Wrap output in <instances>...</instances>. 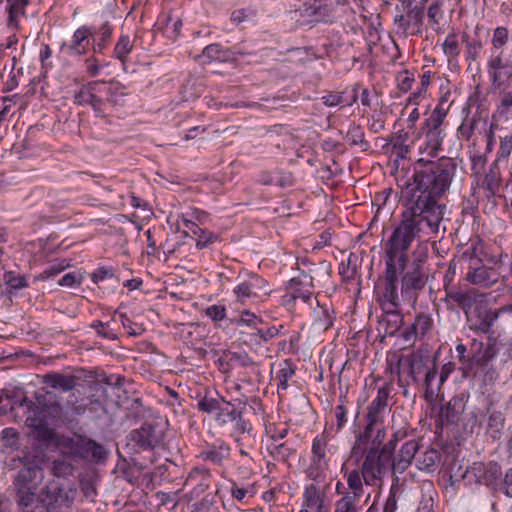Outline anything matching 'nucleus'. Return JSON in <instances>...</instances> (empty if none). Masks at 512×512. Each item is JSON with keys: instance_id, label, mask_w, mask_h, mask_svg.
Masks as SVG:
<instances>
[{"instance_id": "f257e3e1", "label": "nucleus", "mask_w": 512, "mask_h": 512, "mask_svg": "<svg viewBox=\"0 0 512 512\" xmlns=\"http://www.w3.org/2000/svg\"><path fill=\"white\" fill-rule=\"evenodd\" d=\"M457 170L453 158L441 157L436 161L419 159L414 167L413 181L402 189L404 207L398 225L422 233H442L446 206L439 200L449 190Z\"/></svg>"}, {"instance_id": "f03ea898", "label": "nucleus", "mask_w": 512, "mask_h": 512, "mask_svg": "<svg viewBox=\"0 0 512 512\" xmlns=\"http://www.w3.org/2000/svg\"><path fill=\"white\" fill-rule=\"evenodd\" d=\"M436 235L438 233L411 231L407 227L403 229L402 225L397 224L383 245L385 270L378 289H384L388 270L394 268L396 292L399 293L400 299L415 302L418 292L426 285L427 276L423 260L416 258L409 263L407 251L414 240L429 239Z\"/></svg>"}, {"instance_id": "7ed1b4c3", "label": "nucleus", "mask_w": 512, "mask_h": 512, "mask_svg": "<svg viewBox=\"0 0 512 512\" xmlns=\"http://www.w3.org/2000/svg\"><path fill=\"white\" fill-rule=\"evenodd\" d=\"M9 467L20 469L14 480L15 501L20 512H54L57 506L68 502V494L64 492L60 479L49 481L36 495L44 475L35 459L12 458Z\"/></svg>"}, {"instance_id": "20e7f679", "label": "nucleus", "mask_w": 512, "mask_h": 512, "mask_svg": "<svg viewBox=\"0 0 512 512\" xmlns=\"http://www.w3.org/2000/svg\"><path fill=\"white\" fill-rule=\"evenodd\" d=\"M384 439L385 434L378 430L375 437L372 438L358 435L352 447L351 456L355 457L357 462L361 458L363 459L361 474L366 485H379L391 467L387 455L379 450Z\"/></svg>"}, {"instance_id": "39448f33", "label": "nucleus", "mask_w": 512, "mask_h": 512, "mask_svg": "<svg viewBox=\"0 0 512 512\" xmlns=\"http://www.w3.org/2000/svg\"><path fill=\"white\" fill-rule=\"evenodd\" d=\"M124 378L118 374L98 373V406L102 413H98V426L110 437L115 425L116 413L122 405L129 402L127 392L122 381Z\"/></svg>"}, {"instance_id": "423d86ee", "label": "nucleus", "mask_w": 512, "mask_h": 512, "mask_svg": "<svg viewBox=\"0 0 512 512\" xmlns=\"http://www.w3.org/2000/svg\"><path fill=\"white\" fill-rule=\"evenodd\" d=\"M431 361L420 354L401 355L396 363L398 383L401 387L410 385L421 386L424 389V398L433 402L434 386L431 384L433 373L430 370ZM403 394L408 396V389Z\"/></svg>"}, {"instance_id": "0eeeda50", "label": "nucleus", "mask_w": 512, "mask_h": 512, "mask_svg": "<svg viewBox=\"0 0 512 512\" xmlns=\"http://www.w3.org/2000/svg\"><path fill=\"white\" fill-rule=\"evenodd\" d=\"M163 436L162 429L152 423H144L129 433L126 449L135 467L144 470L156 461L154 449L161 444Z\"/></svg>"}, {"instance_id": "6e6552de", "label": "nucleus", "mask_w": 512, "mask_h": 512, "mask_svg": "<svg viewBox=\"0 0 512 512\" xmlns=\"http://www.w3.org/2000/svg\"><path fill=\"white\" fill-rule=\"evenodd\" d=\"M394 269L388 270L384 289L378 292V302L384 311L379 321V330L385 336L395 335L403 324V315L400 312V296L396 292Z\"/></svg>"}, {"instance_id": "1a4fd4ad", "label": "nucleus", "mask_w": 512, "mask_h": 512, "mask_svg": "<svg viewBox=\"0 0 512 512\" xmlns=\"http://www.w3.org/2000/svg\"><path fill=\"white\" fill-rule=\"evenodd\" d=\"M445 117L446 111L437 106L431 115L425 119L416 137V143L421 154H426L429 157L438 156L444 138L441 126Z\"/></svg>"}, {"instance_id": "9d476101", "label": "nucleus", "mask_w": 512, "mask_h": 512, "mask_svg": "<svg viewBox=\"0 0 512 512\" xmlns=\"http://www.w3.org/2000/svg\"><path fill=\"white\" fill-rule=\"evenodd\" d=\"M390 390L387 387H381L377 391V396L368 406L366 415V427L359 435H365L368 438L375 437L378 430L385 434L383 421L385 416L390 412L388 398Z\"/></svg>"}, {"instance_id": "9b49d317", "label": "nucleus", "mask_w": 512, "mask_h": 512, "mask_svg": "<svg viewBox=\"0 0 512 512\" xmlns=\"http://www.w3.org/2000/svg\"><path fill=\"white\" fill-rule=\"evenodd\" d=\"M487 73L492 82L493 89L510 87L512 64L504 57L503 51H499V53L491 52L487 63Z\"/></svg>"}, {"instance_id": "f8f14e48", "label": "nucleus", "mask_w": 512, "mask_h": 512, "mask_svg": "<svg viewBox=\"0 0 512 512\" xmlns=\"http://www.w3.org/2000/svg\"><path fill=\"white\" fill-rule=\"evenodd\" d=\"M233 293L241 303H245L246 300H256L262 294H269L268 283L257 274L249 273L246 279L234 287Z\"/></svg>"}, {"instance_id": "ddd939ff", "label": "nucleus", "mask_w": 512, "mask_h": 512, "mask_svg": "<svg viewBox=\"0 0 512 512\" xmlns=\"http://www.w3.org/2000/svg\"><path fill=\"white\" fill-rule=\"evenodd\" d=\"M87 377L94 378L92 372L87 376L84 370L76 371L74 374L52 373L45 375L44 382L54 389L68 392L74 389L78 385V381L81 379L91 382L92 380H88Z\"/></svg>"}, {"instance_id": "4468645a", "label": "nucleus", "mask_w": 512, "mask_h": 512, "mask_svg": "<svg viewBox=\"0 0 512 512\" xmlns=\"http://www.w3.org/2000/svg\"><path fill=\"white\" fill-rule=\"evenodd\" d=\"M300 11L302 16L313 18L311 22L333 23L335 20L333 5L327 4L324 0L306 2Z\"/></svg>"}, {"instance_id": "2eb2a0df", "label": "nucleus", "mask_w": 512, "mask_h": 512, "mask_svg": "<svg viewBox=\"0 0 512 512\" xmlns=\"http://www.w3.org/2000/svg\"><path fill=\"white\" fill-rule=\"evenodd\" d=\"M120 220L112 218L108 221L98 219V237H106L103 244L108 247H122L126 242L123 229L119 226Z\"/></svg>"}, {"instance_id": "dca6fc26", "label": "nucleus", "mask_w": 512, "mask_h": 512, "mask_svg": "<svg viewBox=\"0 0 512 512\" xmlns=\"http://www.w3.org/2000/svg\"><path fill=\"white\" fill-rule=\"evenodd\" d=\"M499 276L500 274L492 267L479 264L473 265V263H471L468 267L465 279L473 285L488 288L498 281Z\"/></svg>"}, {"instance_id": "f3484780", "label": "nucleus", "mask_w": 512, "mask_h": 512, "mask_svg": "<svg viewBox=\"0 0 512 512\" xmlns=\"http://www.w3.org/2000/svg\"><path fill=\"white\" fill-rule=\"evenodd\" d=\"M478 482L498 491L502 485V469L496 462H488L487 464H478L474 467Z\"/></svg>"}, {"instance_id": "a211bd4d", "label": "nucleus", "mask_w": 512, "mask_h": 512, "mask_svg": "<svg viewBox=\"0 0 512 512\" xmlns=\"http://www.w3.org/2000/svg\"><path fill=\"white\" fill-rule=\"evenodd\" d=\"M473 328L481 333L488 334L492 332V328L499 316L502 315L498 309L488 308L482 305H477L474 309Z\"/></svg>"}, {"instance_id": "6ab92c4d", "label": "nucleus", "mask_w": 512, "mask_h": 512, "mask_svg": "<svg viewBox=\"0 0 512 512\" xmlns=\"http://www.w3.org/2000/svg\"><path fill=\"white\" fill-rule=\"evenodd\" d=\"M26 425L31 428L32 437L37 440L49 441L53 437V430L48 425L45 410H39L33 416H28Z\"/></svg>"}, {"instance_id": "aec40b11", "label": "nucleus", "mask_w": 512, "mask_h": 512, "mask_svg": "<svg viewBox=\"0 0 512 512\" xmlns=\"http://www.w3.org/2000/svg\"><path fill=\"white\" fill-rule=\"evenodd\" d=\"M118 270V266H98V290H101L103 294H113L119 287Z\"/></svg>"}, {"instance_id": "412c9836", "label": "nucleus", "mask_w": 512, "mask_h": 512, "mask_svg": "<svg viewBox=\"0 0 512 512\" xmlns=\"http://www.w3.org/2000/svg\"><path fill=\"white\" fill-rule=\"evenodd\" d=\"M419 445L416 440H409L405 442L396 457L391 460V468L394 473H403L410 466Z\"/></svg>"}, {"instance_id": "4be33fe9", "label": "nucleus", "mask_w": 512, "mask_h": 512, "mask_svg": "<svg viewBox=\"0 0 512 512\" xmlns=\"http://www.w3.org/2000/svg\"><path fill=\"white\" fill-rule=\"evenodd\" d=\"M90 36H93L92 28L82 26L74 32L70 42L62 45V49L70 55L85 54Z\"/></svg>"}, {"instance_id": "5701e85b", "label": "nucleus", "mask_w": 512, "mask_h": 512, "mask_svg": "<svg viewBox=\"0 0 512 512\" xmlns=\"http://www.w3.org/2000/svg\"><path fill=\"white\" fill-rule=\"evenodd\" d=\"M445 302L447 303V308L449 310H453V306L451 305V301L455 302L466 314L468 317V313L470 309L474 306L476 302V295L472 291H462L455 288L447 289L445 292Z\"/></svg>"}, {"instance_id": "b1692460", "label": "nucleus", "mask_w": 512, "mask_h": 512, "mask_svg": "<svg viewBox=\"0 0 512 512\" xmlns=\"http://www.w3.org/2000/svg\"><path fill=\"white\" fill-rule=\"evenodd\" d=\"M487 127V119L481 114H474L471 117H465L458 128V133L461 138L470 140L476 132L481 133L482 131H486Z\"/></svg>"}, {"instance_id": "393cba45", "label": "nucleus", "mask_w": 512, "mask_h": 512, "mask_svg": "<svg viewBox=\"0 0 512 512\" xmlns=\"http://www.w3.org/2000/svg\"><path fill=\"white\" fill-rule=\"evenodd\" d=\"M238 54H242L240 50H228L223 49L219 44H210L204 48L203 53L199 58L203 59V64L216 60L226 62L234 60L235 56Z\"/></svg>"}, {"instance_id": "a878e982", "label": "nucleus", "mask_w": 512, "mask_h": 512, "mask_svg": "<svg viewBox=\"0 0 512 512\" xmlns=\"http://www.w3.org/2000/svg\"><path fill=\"white\" fill-rule=\"evenodd\" d=\"M465 404L460 397H453L446 405L441 407L440 418L442 423L455 424L459 420V416L463 413Z\"/></svg>"}, {"instance_id": "bb28decb", "label": "nucleus", "mask_w": 512, "mask_h": 512, "mask_svg": "<svg viewBox=\"0 0 512 512\" xmlns=\"http://www.w3.org/2000/svg\"><path fill=\"white\" fill-rule=\"evenodd\" d=\"M505 428V416L501 411L489 412L486 424V434L493 440H499Z\"/></svg>"}, {"instance_id": "cd10ccee", "label": "nucleus", "mask_w": 512, "mask_h": 512, "mask_svg": "<svg viewBox=\"0 0 512 512\" xmlns=\"http://www.w3.org/2000/svg\"><path fill=\"white\" fill-rule=\"evenodd\" d=\"M431 373H433V378L431 379V384L434 386V394H433V402L437 400V398L440 397L441 393V387L443 383L447 380L449 375L454 370V366L452 363L445 364L441 372L438 373L436 363L434 361H431L430 366Z\"/></svg>"}, {"instance_id": "c85d7f7f", "label": "nucleus", "mask_w": 512, "mask_h": 512, "mask_svg": "<svg viewBox=\"0 0 512 512\" xmlns=\"http://www.w3.org/2000/svg\"><path fill=\"white\" fill-rule=\"evenodd\" d=\"M501 184V173L498 166V162L494 161L486 173L482 187L486 190L487 196H494L498 191Z\"/></svg>"}, {"instance_id": "c756f323", "label": "nucleus", "mask_w": 512, "mask_h": 512, "mask_svg": "<svg viewBox=\"0 0 512 512\" xmlns=\"http://www.w3.org/2000/svg\"><path fill=\"white\" fill-rule=\"evenodd\" d=\"M363 477L361 474V469H353L347 475V484L351 492L345 493L343 496H350L351 499L360 500L363 495Z\"/></svg>"}, {"instance_id": "7c9ffc66", "label": "nucleus", "mask_w": 512, "mask_h": 512, "mask_svg": "<svg viewBox=\"0 0 512 512\" xmlns=\"http://www.w3.org/2000/svg\"><path fill=\"white\" fill-rule=\"evenodd\" d=\"M122 94H119L116 84L102 82L98 85V103L104 102L110 105L118 104Z\"/></svg>"}, {"instance_id": "2f4dec72", "label": "nucleus", "mask_w": 512, "mask_h": 512, "mask_svg": "<svg viewBox=\"0 0 512 512\" xmlns=\"http://www.w3.org/2000/svg\"><path fill=\"white\" fill-rule=\"evenodd\" d=\"M327 441L322 436L314 438L312 443V462L317 466L328 468V459L326 458Z\"/></svg>"}, {"instance_id": "473e14b6", "label": "nucleus", "mask_w": 512, "mask_h": 512, "mask_svg": "<svg viewBox=\"0 0 512 512\" xmlns=\"http://www.w3.org/2000/svg\"><path fill=\"white\" fill-rule=\"evenodd\" d=\"M237 418H239V411L236 409L235 405L224 399V402L220 404L216 413V421L220 425H226L234 422Z\"/></svg>"}, {"instance_id": "72a5a7b5", "label": "nucleus", "mask_w": 512, "mask_h": 512, "mask_svg": "<svg viewBox=\"0 0 512 512\" xmlns=\"http://www.w3.org/2000/svg\"><path fill=\"white\" fill-rule=\"evenodd\" d=\"M8 2V21L7 25L10 28H18V18L24 14L25 7L28 4V0H7Z\"/></svg>"}, {"instance_id": "f704fd0d", "label": "nucleus", "mask_w": 512, "mask_h": 512, "mask_svg": "<svg viewBox=\"0 0 512 512\" xmlns=\"http://www.w3.org/2000/svg\"><path fill=\"white\" fill-rule=\"evenodd\" d=\"M280 366L281 367L276 375V379L278 380V391L286 390L288 388V381L294 376L296 369L290 360H285Z\"/></svg>"}, {"instance_id": "c9c22d12", "label": "nucleus", "mask_w": 512, "mask_h": 512, "mask_svg": "<svg viewBox=\"0 0 512 512\" xmlns=\"http://www.w3.org/2000/svg\"><path fill=\"white\" fill-rule=\"evenodd\" d=\"M201 456L204 460H208L214 464L220 465L223 460L229 456V448L224 445L219 447H212L206 451H203Z\"/></svg>"}, {"instance_id": "e433bc0d", "label": "nucleus", "mask_w": 512, "mask_h": 512, "mask_svg": "<svg viewBox=\"0 0 512 512\" xmlns=\"http://www.w3.org/2000/svg\"><path fill=\"white\" fill-rule=\"evenodd\" d=\"M346 140L350 145L360 146L364 151L369 147L368 142L364 139V131L360 126H351L346 134Z\"/></svg>"}, {"instance_id": "4c0bfd02", "label": "nucleus", "mask_w": 512, "mask_h": 512, "mask_svg": "<svg viewBox=\"0 0 512 512\" xmlns=\"http://www.w3.org/2000/svg\"><path fill=\"white\" fill-rule=\"evenodd\" d=\"M95 82H89L88 84L82 86L79 92L76 94L75 98L79 104H89L93 108L96 107L95 100Z\"/></svg>"}, {"instance_id": "58836bf2", "label": "nucleus", "mask_w": 512, "mask_h": 512, "mask_svg": "<svg viewBox=\"0 0 512 512\" xmlns=\"http://www.w3.org/2000/svg\"><path fill=\"white\" fill-rule=\"evenodd\" d=\"M462 39L466 44V59L475 61L480 56V52L483 48L482 42L477 39H471L467 34H464Z\"/></svg>"}, {"instance_id": "ea45409f", "label": "nucleus", "mask_w": 512, "mask_h": 512, "mask_svg": "<svg viewBox=\"0 0 512 512\" xmlns=\"http://www.w3.org/2000/svg\"><path fill=\"white\" fill-rule=\"evenodd\" d=\"M267 449L270 455L278 461H286L292 454V449L286 443L271 442Z\"/></svg>"}, {"instance_id": "a19ab883", "label": "nucleus", "mask_w": 512, "mask_h": 512, "mask_svg": "<svg viewBox=\"0 0 512 512\" xmlns=\"http://www.w3.org/2000/svg\"><path fill=\"white\" fill-rule=\"evenodd\" d=\"M228 363L232 366L251 367L253 369L257 366L252 358L244 351L230 352L228 354Z\"/></svg>"}, {"instance_id": "79ce46f5", "label": "nucleus", "mask_w": 512, "mask_h": 512, "mask_svg": "<svg viewBox=\"0 0 512 512\" xmlns=\"http://www.w3.org/2000/svg\"><path fill=\"white\" fill-rule=\"evenodd\" d=\"M441 455L435 449L427 450L419 459V469L432 471L436 464L440 461Z\"/></svg>"}, {"instance_id": "37998d69", "label": "nucleus", "mask_w": 512, "mask_h": 512, "mask_svg": "<svg viewBox=\"0 0 512 512\" xmlns=\"http://www.w3.org/2000/svg\"><path fill=\"white\" fill-rule=\"evenodd\" d=\"M224 402V398H214L205 395L202 399L198 401V408L202 412L206 413H217L220 404Z\"/></svg>"}, {"instance_id": "c03bdc74", "label": "nucleus", "mask_w": 512, "mask_h": 512, "mask_svg": "<svg viewBox=\"0 0 512 512\" xmlns=\"http://www.w3.org/2000/svg\"><path fill=\"white\" fill-rule=\"evenodd\" d=\"M333 512H359L358 500L351 499L350 496H342L335 502Z\"/></svg>"}, {"instance_id": "a18cd8bd", "label": "nucleus", "mask_w": 512, "mask_h": 512, "mask_svg": "<svg viewBox=\"0 0 512 512\" xmlns=\"http://www.w3.org/2000/svg\"><path fill=\"white\" fill-rule=\"evenodd\" d=\"M433 320L430 315L420 313L416 316L413 329L417 330L420 336H424L432 327Z\"/></svg>"}, {"instance_id": "49530a36", "label": "nucleus", "mask_w": 512, "mask_h": 512, "mask_svg": "<svg viewBox=\"0 0 512 512\" xmlns=\"http://www.w3.org/2000/svg\"><path fill=\"white\" fill-rule=\"evenodd\" d=\"M458 266H462L461 260L452 259L449 261L448 267H447L444 277H443V286H444L445 292L447 291V289L453 288L452 282L457 273Z\"/></svg>"}, {"instance_id": "de8ad7c7", "label": "nucleus", "mask_w": 512, "mask_h": 512, "mask_svg": "<svg viewBox=\"0 0 512 512\" xmlns=\"http://www.w3.org/2000/svg\"><path fill=\"white\" fill-rule=\"evenodd\" d=\"M408 140V132L401 131L394 139H393V148L396 150L397 157L405 158V156L409 153V145L406 144Z\"/></svg>"}, {"instance_id": "09e8293b", "label": "nucleus", "mask_w": 512, "mask_h": 512, "mask_svg": "<svg viewBox=\"0 0 512 512\" xmlns=\"http://www.w3.org/2000/svg\"><path fill=\"white\" fill-rule=\"evenodd\" d=\"M260 323H262V319L248 310L241 312L239 318L235 320L237 326H248L255 329Z\"/></svg>"}, {"instance_id": "8fccbe9b", "label": "nucleus", "mask_w": 512, "mask_h": 512, "mask_svg": "<svg viewBox=\"0 0 512 512\" xmlns=\"http://www.w3.org/2000/svg\"><path fill=\"white\" fill-rule=\"evenodd\" d=\"M508 30L505 27H497L494 30L492 38V49L491 52L499 53L500 48L507 43Z\"/></svg>"}, {"instance_id": "3c124183", "label": "nucleus", "mask_w": 512, "mask_h": 512, "mask_svg": "<svg viewBox=\"0 0 512 512\" xmlns=\"http://www.w3.org/2000/svg\"><path fill=\"white\" fill-rule=\"evenodd\" d=\"M80 482L84 496L91 502H94L96 497V484L93 477L89 475H83Z\"/></svg>"}, {"instance_id": "603ef678", "label": "nucleus", "mask_w": 512, "mask_h": 512, "mask_svg": "<svg viewBox=\"0 0 512 512\" xmlns=\"http://www.w3.org/2000/svg\"><path fill=\"white\" fill-rule=\"evenodd\" d=\"M196 238V247L198 249H204L217 241L218 236L214 232L203 228V233L194 234Z\"/></svg>"}, {"instance_id": "864d4df0", "label": "nucleus", "mask_w": 512, "mask_h": 512, "mask_svg": "<svg viewBox=\"0 0 512 512\" xmlns=\"http://www.w3.org/2000/svg\"><path fill=\"white\" fill-rule=\"evenodd\" d=\"M443 52L448 57H457L460 53L459 43L455 34H449L442 44Z\"/></svg>"}, {"instance_id": "5fc2aeb1", "label": "nucleus", "mask_w": 512, "mask_h": 512, "mask_svg": "<svg viewBox=\"0 0 512 512\" xmlns=\"http://www.w3.org/2000/svg\"><path fill=\"white\" fill-rule=\"evenodd\" d=\"M132 43L128 36H121L115 46L114 53L118 59L124 61L126 55L132 50Z\"/></svg>"}, {"instance_id": "6e6d98bb", "label": "nucleus", "mask_w": 512, "mask_h": 512, "mask_svg": "<svg viewBox=\"0 0 512 512\" xmlns=\"http://www.w3.org/2000/svg\"><path fill=\"white\" fill-rule=\"evenodd\" d=\"M512 152V135H506L500 139V147L495 161L498 163L507 159Z\"/></svg>"}, {"instance_id": "4d7b16f0", "label": "nucleus", "mask_w": 512, "mask_h": 512, "mask_svg": "<svg viewBox=\"0 0 512 512\" xmlns=\"http://www.w3.org/2000/svg\"><path fill=\"white\" fill-rule=\"evenodd\" d=\"M344 94L345 92H329L322 96L321 100L327 107H336L338 105L345 106L346 98Z\"/></svg>"}, {"instance_id": "13d9d810", "label": "nucleus", "mask_w": 512, "mask_h": 512, "mask_svg": "<svg viewBox=\"0 0 512 512\" xmlns=\"http://www.w3.org/2000/svg\"><path fill=\"white\" fill-rule=\"evenodd\" d=\"M479 250L480 248L477 245H472L463 252L458 260H461L462 264L469 262V265H471V263H473V265H477L481 263V259L479 258Z\"/></svg>"}, {"instance_id": "bf43d9fd", "label": "nucleus", "mask_w": 512, "mask_h": 512, "mask_svg": "<svg viewBox=\"0 0 512 512\" xmlns=\"http://www.w3.org/2000/svg\"><path fill=\"white\" fill-rule=\"evenodd\" d=\"M255 16H256L255 10L243 8V9H238V10L233 11V13L231 15V20L235 24H241L243 22L253 20Z\"/></svg>"}, {"instance_id": "052dcab7", "label": "nucleus", "mask_w": 512, "mask_h": 512, "mask_svg": "<svg viewBox=\"0 0 512 512\" xmlns=\"http://www.w3.org/2000/svg\"><path fill=\"white\" fill-rule=\"evenodd\" d=\"M407 28L412 26L419 27L423 21V9L414 7L411 8L406 14Z\"/></svg>"}, {"instance_id": "680f3d73", "label": "nucleus", "mask_w": 512, "mask_h": 512, "mask_svg": "<svg viewBox=\"0 0 512 512\" xmlns=\"http://www.w3.org/2000/svg\"><path fill=\"white\" fill-rule=\"evenodd\" d=\"M68 266H69V264L67 263L66 260H61L57 263H53L47 269H45L43 271V273L41 274V277H42V279L52 278V277L58 275L59 273H61L62 271H64Z\"/></svg>"}, {"instance_id": "e2e57ef3", "label": "nucleus", "mask_w": 512, "mask_h": 512, "mask_svg": "<svg viewBox=\"0 0 512 512\" xmlns=\"http://www.w3.org/2000/svg\"><path fill=\"white\" fill-rule=\"evenodd\" d=\"M398 88L406 93L412 87V83L414 82V75L410 74L407 70L402 71L397 76Z\"/></svg>"}, {"instance_id": "0e129e2a", "label": "nucleus", "mask_w": 512, "mask_h": 512, "mask_svg": "<svg viewBox=\"0 0 512 512\" xmlns=\"http://www.w3.org/2000/svg\"><path fill=\"white\" fill-rule=\"evenodd\" d=\"M205 314L212 321H221L226 317V309L222 305H211L205 310Z\"/></svg>"}, {"instance_id": "69168bd1", "label": "nucleus", "mask_w": 512, "mask_h": 512, "mask_svg": "<svg viewBox=\"0 0 512 512\" xmlns=\"http://www.w3.org/2000/svg\"><path fill=\"white\" fill-rule=\"evenodd\" d=\"M4 280L11 289H20L26 286L25 278L23 276H15L12 272L5 273Z\"/></svg>"}, {"instance_id": "338daca9", "label": "nucleus", "mask_w": 512, "mask_h": 512, "mask_svg": "<svg viewBox=\"0 0 512 512\" xmlns=\"http://www.w3.org/2000/svg\"><path fill=\"white\" fill-rule=\"evenodd\" d=\"M505 87L504 89H497L501 95V102L499 108L501 112H508L509 108L512 107V89Z\"/></svg>"}, {"instance_id": "774afa93", "label": "nucleus", "mask_w": 512, "mask_h": 512, "mask_svg": "<svg viewBox=\"0 0 512 512\" xmlns=\"http://www.w3.org/2000/svg\"><path fill=\"white\" fill-rule=\"evenodd\" d=\"M503 492L507 497L512 498V468H509L502 478V485L499 490Z\"/></svg>"}]
</instances>
